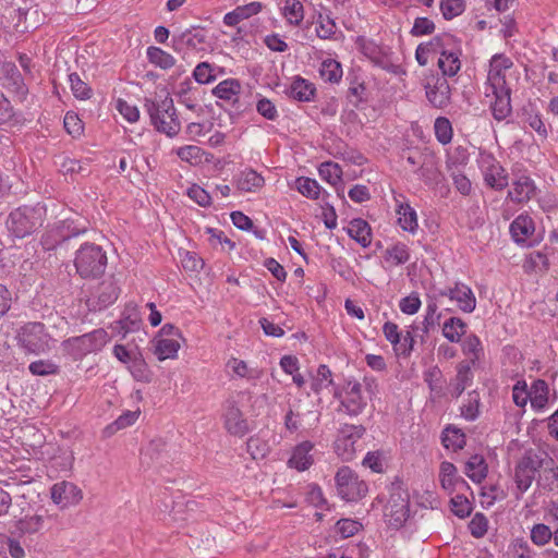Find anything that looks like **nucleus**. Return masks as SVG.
<instances>
[{
  "label": "nucleus",
  "mask_w": 558,
  "mask_h": 558,
  "mask_svg": "<svg viewBox=\"0 0 558 558\" xmlns=\"http://www.w3.org/2000/svg\"><path fill=\"white\" fill-rule=\"evenodd\" d=\"M512 66V61L504 54H495L489 64L487 87L506 86L505 71Z\"/></svg>",
  "instance_id": "20"
},
{
  "label": "nucleus",
  "mask_w": 558,
  "mask_h": 558,
  "mask_svg": "<svg viewBox=\"0 0 558 558\" xmlns=\"http://www.w3.org/2000/svg\"><path fill=\"white\" fill-rule=\"evenodd\" d=\"M435 31V24L427 17H416L411 29L413 36L430 35Z\"/></svg>",
  "instance_id": "62"
},
{
  "label": "nucleus",
  "mask_w": 558,
  "mask_h": 558,
  "mask_svg": "<svg viewBox=\"0 0 558 558\" xmlns=\"http://www.w3.org/2000/svg\"><path fill=\"white\" fill-rule=\"evenodd\" d=\"M440 57L438 59V66L444 76H454L461 68L459 56L453 51H448L445 46L438 50Z\"/></svg>",
  "instance_id": "30"
},
{
  "label": "nucleus",
  "mask_w": 558,
  "mask_h": 558,
  "mask_svg": "<svg viewBox=\"0 0 558 558\" xmlns=\"http://www.w3.org/2000/svg\"><path fill=\"white\" fill-rule=\"evenodd\" d=\"M50 495L52 501L61 508L76 505L83 498L82 490L75 484L66 481L56 483L50 489Z\"/></svg>",
  "instance_id": "13"
},
{
  "label": "nucleus",
  "mask_w": 558,
  "mask_h": 558,
  "mask_svg": "<svg viewBox=\"0 0 558 558\" xmlns=\"http://www.w3.org/2000/svg\"><path fill=\"white\" fill-rule=\"evenodd\" d=\"M319 73L324 81L338 83L342 77V68L338 61L327 59L323 61Z\"/></svg>",
  "instance_id": "44"
},
{
  "label": "nucleus",
  "mask_w": 558,
  "mask_h": 558,
  "mask_svg": "<svg viewBox=\"0 0 558 558\" xmlns=\"http://www.w3.org/2000/svg\"><path fill=\"white\" fill-rule=\"evenodd\" d=\"M223 422L226 429L231 435L242 437L248 432L247 421L243 417V413L232 400L226 402Z\"/></svg>",
  "instance_id": "14"
},
{
  "label": "nucleus",
  "mask_w": 558,
  "mask_h": 558,
  "mask_svg": "<svg viewBox=\"0 0 558 558\" xmlns=\"http://www.w3.org/2000/svg\"><path fill=\"white\" fill-rule=\"evenodd\" d=\"M534 190L533 181L529 177L522 175L513 183L509 196L517 203L526 202L533 196Z\"/></svg>",
  "instance_id": "29"
},
{
  "label": "nucleus",
  "mask_w": 558,
  "mask_h": 558,
  "mask_svg": "<svg viewBox=\"0 0 558 558\" xmlns=\"http://www.w3.org/2000/svg\"><path fill=\"white\" fill-rule=\"evenodd\" d=\"M465 474L475 483H481L486 477L487 466L482 456L475 454L465 463Z\"/></svg>",
  "instance_id": "37"
},
{
  "label": "nucleus",
  "mask_w": 558,
  "mask_h": 558,
  "mask_svg": "<svg viewBox=\"0 0 558 558\" xmlns=\"http://www.w3.org/2000/svg\"><path fill=\"white\" fill-rule=\"evenodd\" d=\"M74 265L82 278H97L105 272L107 255L94 243H85L76 251Z\"/></svg>",
  "instance_id": "3"
},
{
  "label": "nucleus",
  "mask_w": 558,
  "mask_h": 558,
  "mask_svg": "<svg viewBox=\"0 0 558 558\" xmlns=\"http://www.w3.org/2000/svg\"><path fill=\"white\" fill-rule=\"evenodd\" d=\"M147 58L150 63L163 70L171 69L175 64V59L167 51L158 47L147 49Z\"/></svg>",
  "instance_id": "43"
},
{
  "label": "nucleus",
  "mask_w": 558,
  "mask_h": 558,
  "mask_svg": "<svg viewBox=\"0 0 558 558\" xmlns=\"http://www.w3.org/2000/svg\"><path fill=\"white\" fill-rule=\"evenodd\" d=\"M462 351L473 366L477 365L484 354V349L480 338L475 335H469L462 342Z\"/></svg>",
  "instance_id": "32"
},
{
  "label": "nucleus",
  "mask_w": 558,
  "mask_h": 558,
  "mask_svg": "<svg viewBox=\"0 0 558 558\" xmlns=\"http://www.w3.org/2000/svg\"><path fill=\"white\" fill-rule=\"evenodd\" d=\"M384 258L390 266L405 264L410 258L409 248L403 243H397L385 251Z\"/></svg>",
  "instance_id": "41"
},
{
  "label": "nucleus",
  "mask_w": 558,
  "mask_h": 558,
  "mask_svg": "<svg viewBox=\"0 0 558 558\" xmlns=\"http://www.w3.org/2000/svg\"><path fill=\"white\" fill-rule=\"evenodd\" d=\"M178 156L181 160L190 162V163H197L201 162L203 157V150L198 146L195 145H187L184 147H180L177 151Z\"/></svg>",
  "instance_id": "60"
},
{
  "label": "nucleus",
  "mask_w": 558,
  "mask_h": 558,
  "mask_svg": "<svg viewBox=\"0 0 558 558\" xmlns=\"http://www.w3.org/2000/svg\"><path fill=\"white\" fill-rule=\"evenodd\" d=\"M398 223L402 230L414 233L417 230V215L414 208L408 203H400L397 206Z\"/></svg>",
  "instance_id": "28"
},
{
  "label": "nucleus",
  "mask_w": 558,
  "mask_h": 558,
  "mask_svg": "<svg viewBox=\"0 0 558 558\" xmlns=\"http://www.w3.org/2000/svg\"><path fill=\"white\" fill-rule=\"evenodd\" d=\"M17 344L27 354H44L51 350L53 340L43 323H27L17 332Z\"/></svg>",
  "instance_id": "5"
},
{
  "label": "nucleus",
  "mask_w": 558,
  "mask_h": 558,
  "mask_svg": "<svg viewBox=\"0 0 558 558\" xmlns=\"http://www.w3.org/2000/svg\"><path fill=\"white\" fill-rule=\"evenodd\" d=\"M457 476V468L453 463L444 461L440 464L439 481L441 487L450 494L454 490V480Z\"/></svg>",
  "instance_id": "45"
},
{
  "label": "nucleus",
  "mask_w": 558,
  "mask_h": 558,
  "mask_svg": "<svg viewBox=\"0 0 558 558\" xmlns=\"http://www.w3.org/2000/svg\"><path fill=\"white\" fill-rule=\"evenodd\" d=\"M434 130L439 143L446 145L451 142L453 131L449 119L445 117L437 118L434 123Z\"/></svg>",
  "instance_id": "50"
},
{
  "label": "nucleus",
  "mask_w": 558,
  "mask_h": 558,
  "mask_svg": "<svg viewBox=\"0 0 558 558\" xmlns=\"http://www.w3.org/2000/svg\"><path fill=\"white\" fill-rule=\"evenodd\" d=\"M204 41V34L197 32L195 28L186 29L179 35H173L171 39L173 50L183 54L190 49H197Z\"/></svg>",
  "instance_id": "21"
},
{
  "label": "nucleus",
  "mask_w": 558,
  "mask_h": 558,
  "mask_svg": "<svg viewBox=\"0 0 558 558\" xmlns=\"http://www.w3.org/2000/svg\"><path fill=\"white\" fill-rule=\"evenodd\" d=\"M348 234L363 247H367L372 242V232L369 225L363 219H353L348 228Z\"/></svg>",
  "instance_id": "31"
},
{
  "label": "nucleus",
  "mask_w": 558,
  "mask_h": 558,
  "mask_svg": "<svg viewBox=\"0 0 558 558\" xmlns=\"http://www.w3.org/2000/svg\"><path fill=\"white\" fill-rule=\"evenodd\" d=\"M365 427L362 425L344 424L338 433L335 441V449L343 460H352L355 454V442L364 435Z\"/></svg>",
  "instance_id": "10"
},
{
  "label": "nucleus",
  "mask_w": 558,
  "mask_h": 558,
  "mask_svg": "<svg viewBox=\"0 0 558 558\" xmlns=\"http://www.w3.org/2000/svg\"><path fill=\"white\" fill-rule=\"evenodd\" d=\"M451 511L459 518L463 519L470 515L472 505L463 495H457L451 498Z\"/></svg>",
  "instance_id": "56"
},
{
  "label": "nucleus",
  "mask_w": 558,
  "mask_h": 558,
  "mask_svg": "<svg viewBox=\"0 0 558 558\" xmlns=\"http://www.w3.org/2000/svg\"><path fill=\"white\" fill-rule=\"evenodd\" d=\"M44 214L45 208L39 205L19 207L7 219L8 230L16 238H25L43 225Z\"/></svg>",
  "instance_id": "4"
},
{
  "label": "nucleus",
  "mask_w": 558,
  "mask_h": 558,
  "mask_svg": "<svg viewBox=\"0 0 558 558\" xmlns=\"http://www.w3.org/2000/svg\"><path fill=\"white\" fill-rule=\"evenodd\" d=\"M145 108L150 117V121L157 131L172 137L180 132L181 123L179 121L173 100L165 97L160 102L149 99L145 101Z\"/></svg>",
  "instance_id": "1"
},
{
  "label": "nucleus",
  "mask_w": 558,
  "mask_h": 558,
  "mask_svg": "<svg viewBox=\"0 0 558 558\" xmlns=\"http://www.w3.org/2000/svg\"><path fill=\"white\" fill-rule=\"evenodd\" d=\"M319 175L329 182L330 184H337L339 181H341L342 177V169L341 167L336 162H324L320 165L319 169Z\"/></svg>",
  "instance_id": "51"
},
{
  "label": "nucleus",
  "mask_w": 558,
  "mask_h": 558,
  "mask_svg": "<svg viewBox=\"0 0 558 558\" xmlns=\"http://www.w3.org/2000/svg\"><path fill=\"white\" fill-rule=\"evenodd\" d=\"M28 369L35 376H47L58 373V366L49 360L32 362Z\"/></svg>",
  "instance_id": "55"
},
{
  "label": "nucleus",
  "mask_w": 558,
  "mask_h": 558,
  "mask_svg": "<svg viewBox=\"0 0 558 558\" xmlns=\"http://www.w3.org/2000/svg\"><path fill=\"white\" fill-rule=\"evenodd\" d=\"M362 524L352 519H341L336 523L337 532L343 537L348 538L356 534Z\"/></svg>",
  "instance_id": "61"
},
{
  "label": "nucleus",
  "mask_w": 558,
  "mask_h": 558,
  "mask_svg": "<svg viewBox=\"0 0 558 558\" xmlns=\"http://www.w3.org/2000/svg\"><path fill=\"white\" fill-rule=\"evenodd\" d=\"M338 495L345 501H357L367 493V485L349 466L340 468L335 476Z\"/></svg>",
  "instance_id": "6"
},
{
  "label": "nucleus",
  "mask_w": 558,
  "mask_h": 558,
  "mask_svg": "<svg viewBox=\"0 0 558 558\" xmlns=\"http://www.w3.org/2000/svg\"><path fill=\"white\" fill-rule=\"evenodd\" d=\"M64 226V223H62L61 226H54L53 228L44 233L40 241L44 250H54L62 242L80 234V231H75L74 229L70 230V226H68V231L65 232L63 230Z\"/></svg>",
  "instance_id": "22"
},
{
  "label": "nucleus",
  "mask_w": 558,
  "mask_h": 558,
  "mask_svg": "<svg viewBox=\"0 0 558 558\" xmlns=\"http://www.w3.org/2000/svg\"><path fill=\"white\" fill-rule=\"evenodd\" d=\"M109 341L107 331L102 328L95 329L92 332L80 337H72L64 341L65 348L76 357L101 350Z\"/></svg>",
  "instance_id": "7"
},
{
  "label": "nucleus",
  "mask_w": 558,
  "mask_h": 558,
  "mask_svg": "<svg viewBox=\"0 0 558 558\" xmlns=\"http://www.w3.org/2000/svg\"><path fill=\"white\" fill-rule=\"evenodd\" d=\"M296 190L305 197L317 199L320 194V186L316 180L301 177L295 180Z\"/></svg>",
  "instance_id": "46"
},
{
  "label": "nucleus",
  "mask_w": 558,
  "mask_h": 558,
  "mask_svg": "<svg viewBox=\"0 0 558 558\" xmlns=\"http://www.w3.org/2000/svg\"><path fill=\"white\" fill-rule=\"evenodd\" d=\"M264 183V178L252 169L243 171L236 180L238 189L243 192L254 193L262 189Z\"/></svg>",
  "instance_id": "34"
},
{
  "label": "nucleus",
  "mask_w": 558,
  "mask_h": 558,
  "mask_svg": "<svg viewBox=\"0 0 558 558\" xmlns=\"http://www.w3.org/2000/svg\"><path fill=\"white\" fill-rule=\"evenodd\" d=\"M444 47V37L436 36L429 43L420 44L415 51V58L420 65L424 66L428 63L427 56L430 52L438 53V50Z\"/></svg>",
  "instance_id": "40"
},
{
  "label": "nucleus",
  "mask_w": 558,
  "mask_h": 558,
  "mask_svg": "<svg viewBox=\"0 0 558 558\" xmlns=\"http://www.w3.org/2000/svg\"><path fill=\"white\" fill-rule=\"evenodd\" d=\"M534 230V222L527 215L518 216L510 225V233L517 243H525Z\"/></svg>",
  "instance_id": "25"
},
{
  "label": "nucleus",
  "mask_w": 558,
  "mask_h": 558,
  "mask_svg": "<svg viewBox=\"0 0 558 558\" xmlns=\"http://www.w3.org/2000/svg\"><path fill=\"white\" fill-rule=\"evenodd\" d=\"M440 10L446 20H451L464 11V0H442Z\"/></svg>",
  "instance_id": "54"
},
{
  "label": "nucleus",
  "mask_w": 558,
  "mask_h": 558,
  "mask_svg": "<svg viewBox=\"0 0 558 558\" xmlns=\"http://www.w3.org/2000/svg\"><path fill=\"white\" fill-rule=\"evenodd\" d=\"M193 76L195 81L199 84H209L216 80V75L214 74V68L208 62H201L196 65Z\"/></svg>",
  "instance_id": "57"
},
{
  "label": "nucleus",
  "mask_w": 558,
  "mask_h": 558,
  "mask_svg": "<svg viewBox=\"0 0 558 558\" xmlns=\"http://www.w3.org/2000/svg\"><path fill=\"white\" fill-rule=\"evenodd\" d=\"M316 88L307 80L296 77L290 87V95L299 101H311L315 95Z\"/></svg>",
  "instance_id": "33"
},
{
  "label": "nucleus",
  "mask_w": 558,
  "mask_h": 558,
  "mask_svg": "<svg viewBox=\"0 0 558 558\" xmlns=\"http://www.w3.org/2000/svg\"><path fill=\"white\" fill-rule=\"evenodd\" d=\"M553 537V531L544 523H537L531 529V541L537 546H544Z\"/></svg>",
  "instance_id": "52"
},
{
  "label": "nucleus",
  "mask_w": 558,
  "mask_h": 558,
  "mask_svg": "<svg viewBox=\"0 0 558 558\" xmlns=\"http://www.w3.org/2000/svg\"><path fill=\"white\" fill-rule=\"evenodd\" d=\"M425 89L426 97L434 108L442 109L450 104L451 88L444 76L436 77L434 84L427 83Z\"/></svg>",
  "instance_id": "16"
},
{
  "label": "nucleus",
  "mask_w": 558,
  "mask_h": 558,
  "mask_svg": "<svg viewBox=\"0 0 558 558\" xmlns=\"http://www.w3.org/2000/svg\"><path fill=\"white\" fill-rule=\"evenodd\" d=\"M421 306V300L416 293H411L410 295L401 299L399 303V307L402 313L413 315L415 314Z\"/></svg>",
  "instance_id": "64"
},
{
  "label": "nucleus",
  "mask_w": 558,
  "mask_h": 558,
  "mask_svg": "<svg viewBox=\"0 0 558 558\" xmlns=\"http://www.w3.org/2000/svg\"><path fill=\"white\" fill-rule=\"evenodd\" d=\"M418 174L420 178H422L425 182H430L435 180L436 178V165L434 160V156L430 154H427L425 159L423 160V163L414 170Z\"/></svg>",
  "instance_id": "53"
},
{
  "label": "nucleus",
  "mask_w": 558,
  "mask_h": 558,
  "mask_svg": "<svg viewBox=\"0 0 558 558\" xmlns=\"http://www.w3.org/2000/svg\"><path fill=\"white\" fill-rule=\"evenodd\" d=\"M44 525V517L39 514L26 515L16 522V529L22 534H34L39 532Z\"/></svg>",
  "instance_id": "47"
},
{
  "label": "nucleus",
  "mask_w": 558,
  "mask_h": 558,
  "mask_svg": "<svg viewBox=\"0 0 558 558\" xmlns=\"http://www.w3.org/2000/svg\"><path fill=\"white\" fill-rule=\"evenodd\" d=\"M466 331V324L459 317H450L442 326V335L450 342H459Z\"/></svg>",
  "instance_id": "38"
},
{
  "label": "nucleus",
  "mask_w": 558,
  "mask_h": 558,
  "mask_svg": "<svg viewBox=\"0 0 558 558\" xmlns=\"http://www.w3.org/2000/svg\"><path fill=\"white\" fill-rule=\"evenodd\" d=\"M4 83L3 85L14 92L24 95L26 92L23 77L19 69L13 63H7L3 65Z\"/></svg>",
  "instance_id": "35"
},
{
  "label": "nucleus",
  "mask_w": 558,
  "mask_h": 558,
  "mask_svg": "<svg viewBox=\"0 0 558 558\" xmlns=\"http://www.w3.org/2000/svg\"><path fill=\"white\" fill-rule=\"evenodd\" d=\"M282 14L288 23L294 26L301 24L304 19V8L300 0H286Z\"/></svg>",
  "instance_id": "42"
},
{
  "label": "nucleus",
  "mask_w": 558,
  "mask_h": 558,
  "mask_svg": "<svg viewBox=\"0 0 558 558\" xmlns=\"http://www.w3.org/2000/svg\"><path fill=\"white\" fill-rule=\"evenodd\" d=\"M372 381L365 379V390L372 393ZM368 397L363 392V385L359 381H348L344 396L341 399L340 411L350 416L360 415L367 405Z\"/></svg>",
  "instance_id": "8"
},
{
  "label": "nucleus",
  "mask_w": 558,
  "mask_h": 558,
  "mask_svg": "<svg viewBox=\"0 0 558 558\" xmlns=\"http://www.w3.org/2000/svg\"><path fill=\"white\" fill-rule=\"evenodd\" d=\"M484 179L486 184L495 190H502L508 185L505 169L494 159L488 161V166L484 170Z\"/></svg>",
  "instance_id": "26"
},
{
  "label": "nucleus",
  "mask_w": 558,
  "mask_h": 558,
  "mask_svg": "<svg viewBox=\"0 0 558 558\" xmlns=\"http://www.w3.org/2000/svg\"><path fill=\"white\" fill-rule=\"evenodd\" d=\"M356 43L361 52L375 65L385 70L392 65L388 53L375 41L365 39L364 37H359Z\"/></svg>",
  "instance_id": "18"
},
{
  "label": "nucleus",
  "mask_w": 558,
  "mask_h": 558,
  "mask_svg": "<svg viewBox=\"0 0 558 558\" xmlns=\"http://www.w3.org/2000/svg\"><path fill=\"white\" fill-rule=\"evenodd\" d=\"M241 84L235 78H228L220 82L214 89L213 94L223 100L231 101L232 107L238 112H243L250 107L248 101L241 100Z\"/></svg>",
  "instance_id": "11"
},
{
  "label": "nucleus",
  "mask_w": 558,
  "mask_h": 558,
  "mask_svg": "<svg viewBox=\"0 0 558 558\" xmlns=\"http://www.w3.org/2000/svg\"><path fill=\"white\" fill-rule=\"evenodd\" d=\"M263 10L260 2L254 1L244 5L236 7L233 11L223 16V23L228 26H235L241 21L246 20Z\"/></svg>",
  "instance_id": "24"
},
{
  "label": "nucleus",
  "mask_w": 558,
  "mask_h": 558,
  "mask_svg": "<svg viewBox=\"0 0 558 558\" xmlns=\"http://www.w3.org/2000/svg\"><path fill=\"white\" fill-rule=\"evenodd\" d=\"M442 444L446 448H451L453 451H457L464 447L465 435L460 428L448 426L442 432Z\"/></svg>",
  "instance_id": "39"
},
{
  "label": "nucleus",
  "mask_w": 558,
  "mask_h": 558,
  "mask_svg": "<svg viewBox=\"0 0 558 558\" xmlns=\"http://www.w3.org/2000/svg\"><path fill=\"white\" fill-rule=\"evenodd\" d=\"M549 388L545 380L536 379L533 381L530 389V401L532 408L541 410L545 408L548 402Z\"/></svg>",
  "instance_id": "36"
},
{
  "label": "nucleus",
  "mask_w": 558,
  "mask_h": 558,
  "mask_svg": "<svg viewBox=\"0 0 558 558\" xmlns=\"http://www.w3.org/2000/svg\"><path fill=\"white\" fill-rule=\"evenodd\" d=\"M530 390L525 380H518L512 388V399L517 407L524 408L530 400Z\"/></svg>",
  "instance_id": "58"
},
{
  "label": "nucleus",
  "mask_w": 558,
  "mask_h": 558,
  "mask_svg": "<svg viewBox=\"0 0 558 558\" xmlns=\"http://www.w3.org/2000/svg\"><path fill=\"white\" fill-rule=\"evenodd\" d=\"M316 34L322 39H330L336 34V23L329 14L319 13L316 21Z\"/></svg>",
  "instance_id": "48"
},
{
  "label": "nucleus",
  "mask_w": 558,
  "mask_h": 558,
  "mask_svg": "<svg viewBox=\"0 0 558 558\" xmlns=\"http://www.w3.org/2000/svg\"><path fill=\"white\" fill-rule=\"evenodd\" d=\"M187 195L191 199H193L195 203H197L202 207H207L211 203V197L207 193V191H205L203 187H201L199 185H196V184L192 185L187 190Z\"/></svg>",
  "instance_id": "63"
},
{
  "label": "nucleus",
  "mask_w": 558,
  "mask_h": 558,
  "mask_svg": "<svg viewBox=\"0 0 558 558\" xmlns=\"http://www.w3.org/2000/svg\"><path fill=\"white\" fill-rule=\"evenodd\" d=\"M154 353L159 361L167 359H175L179 349L181 348L180 340L175 338L156 337L153 340Z\"/></svg>",
  "instance_id": "27"
},
{
  "label": "nucleus",
  "mask_w": 558,
  "mask_h": 558,
  "mask_svg": "<svg viewBox=\"0 0 558 558\" xmlns=\"http://www.w3.org/2000/svg\"><path fill=\"white\" fill-rule=\"evenodd\" d=\"M167 447V444L162 439L151 440L142 451V463L148 466L168 463L169 452Z\"/></svg>",
  "instance_id": "19"
},
{
  "label": "nucleus",
  "mask_w": 558,
  "mask_h": 558,
  "mask_svg": "<svg viewBox=\"0 0 558 558\" xmlns=\"http://www.w3.org/2000/svg\"><path fill=\"white\" fill-rule=\"evenodd\" d=\"M119 295V288L113 279H108L100 282L92 298L93 308L100 311L112 304Z\"/></svg>",
  "instance_id": "17"
},
{
  "label": "nucleus",
  "mask_w": 558,
  "mask_h": 558,
  "mask_svg": "<svg viewBox=\"0 0 558 558\" xmlns=\"http://www.w3.org/2000/svg\"><path fill=\"white\" fill-rule=\"evenodd\" d=\"M313 448L314 444L308 440L299 444L288 461L289 465L298 471L307 470L314 462L313 456L311 454Z\"/></svg>",
  "instance_id": "23"
},
{
  "label": "nucleus",
  "mask_w": 558,
  "mask_h": 558,
  "mask_svg": "<svg viewBox=\"0 0 558 558\" xmlns=\"http://www.w3.org/2000/svg\"><path fill=\"white\" fill-rule=\"evenodd\" d=\"M409 513V495L400 488L393 489L385 506L388 524L395 529L401 527L408 520Z\"/></svg>",
  "instance_id": "9"
},
{
  "label": "nucleus",
  "mask_w": 558,
  "mask_h": 558,
  "mask_svg": "<svg viewBox=\"0 0 558 558\" xmlns=\"http://www.w3.org/2000/svg\"><path fill=\"white\" fill-rule=\"evenodd\" d=\"M69 83L75 98L86 100L92 97V88L80 77L77 73L69 74Z\"/></svg>",
  "instance_id": "49"
},
{
  "label": "nucleus",
  "mask_w": 558,
  "mask_h": 558,
  "mask_svg": "<svg viewBox=\"0 0 558 558\" xmlns=\"http://www.w3.org/2000/svg\"><path fill=\"white\" fill-rule=\"evenodd\" d=\"M469 529L472 536L476 538L483 537L488 529L487 518L483 513L477 512L470 521Z\"/></svg>",
  "instance_id": "59"
},
{
  "label": "nucleus",
  "mask_w": 558,
  "mask_h": 558,
  "mask_svg": "<svg viewBox=\"0 0 558 558\" xmlns=\"http://www.w3.org/2000/svg\"><path fill=\"white\" fill-rule=\"evenodd\" d=\"M439 294L456 301L458 307L464 313H472L476 307L475 295L471 288L464 283L458 282L453 288L440 291Z\"/></svg>",
  "instance_id": "15"
},
{
  "label": "nucleus",
  "mask_w": 558,
  "mask_h": 558,
  "mask_svg": "<svg viewBox=\"0 0 558 558\" xmlns=\"http://www.w3.org/2000/svg\"><path fill=\"white\" fill-rule=\"evenodd\" d=\"M485 94L487 97L490 95L494 96V100L490 102V109L496 120L502 121L511 114V89L508 85L487 87Z\"/></svg>",
  "instance_id": "12"
},
{
  "label": "nucleus",
  "mask_w": 558,
  "mask_h": 558,
  "mask_svg": "<svg viewBox=\"0 0 558 558\" xmlns=\"http://www.w3.org/2000/svg\"><path fill=\"white\" fill-rule=\"evenodd\" d=\"M548 463H553V459L545 451L525 450L514 469L517 488L521 493L526 492L535 480L536 473Z\"/></svg>",
  "instance_id": "2"
}]
</instances>
